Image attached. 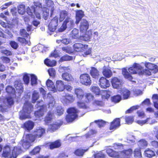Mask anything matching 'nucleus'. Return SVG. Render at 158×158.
Wrapping results in <instances>:
<instances>
[{
    "instance_id": "1",
    "label": "nucleus",
    "mask_w": 158,
    "mask_h": 158,
    "mask_svg": "<svg viewBox=\"0 0 158 158\" xmlns=\"http://www.w3.org/2000/svg\"><path fill=\"white\" fill-rule=\"evenodd\" d=\"M152 71L158 72V70H122V73L125 78L132 81L133 79L132 74L138 73L140 76L144 75L150 76Z\"/></svg>"
},
{
    "instance_id": "2",
    "label": "nucleus",
    "mask_w": 158,
    "mask_h": 158,
    "mask_svg": "<svg viewBox=\"0 0 158 158\" xmlns=\"http://www.w3.org/2000/svg\"><path fill=\"white\" fill-rule=\"evenodd\" d=\"M33 109V106L31 102H26L24 104L22 110L19 112V115L21 119L28 118Z\"/></svg>"
},
{
    "instance_id": "3",
    "label": "nucleus",
    "mask_w": 158,
    "mask_h": 158,
    "mask_svg": "<svg viewBox=\"0 0 158 158\" xmlns=\"http://www.w3.org/2000/svg\"><path fill=\"white\" fill-rule=\"evenodd\" d=\"M15 86L16 89V90L12 87L8 86L6 89V92L13 97H14V95H15V93L17 92L18 93L19 95L20 96L23 92L22 84L18 82L15 81Z\"/></svg>"
},
{
    "instance_id": "4",
    "label": "nucleus",
    "mask_w": 158,
    "mask_h": 158,
    "mask_svg": "<svg viewBox=\"0 0 158 158\" xmlns=\"http://www.w3.org/2000/svg\"><path fill=\"white\" fill-rule=\"evenodd\" d=\"M144 65L147 69H158V67L157 65L150 62H141L140 64L135 63L133 64L132 66L128 68V69H143V65Z\"/></svg>"
},
{
    "instance_id": "5",
    "label": "nucleus",
    "mask_w": 158,
    "mask_h": 158,
    "mask_svg": "<svg viewBox=\"0 0 158 158\" xmlns=\"http://www.w3.org/2000/svg\"><path fill=\"white\" fill-rule=\"evenodd\" d=\"M67 112L68 114L66 116V119L68 122L73 121L78 117V110L74 107L69 108Z\"/></svg>"
},
{
    "instance_id": "6",
    "label": "nucleus",
    "mask_w": 158,
    "mask_h": 158,
    "mask_svg": "<svg viewBox=\"0 0 158 158\" xmlns=\"http://www.w3.org/2000/svg\"><path fill=\"white\" fill-rule=\"evenodd\" d=\"M35 141V137L31 134H27L20 142L23 147L25 149H27L31 146V143Z\"/></svg>"
},
{
    "instance_id": "7",
    "label": "nucleus",
    "mask_w": 158,
    "mask_h": 158,
    "mask_svg": "<svg viewBox=\"0 0 158 158\" xmlns=\"http://www.w3.org/2000/svg\"><path fill=\"white\" fill-rule=\"evenodd\" d=\"M81 83L86 86L89 85L91 84V80L89 75L87 74L81 75L80 76Z\"/></svg>"
},
{
    "instance_id": "8",
    "label": "nucleus",
    "mask_w": 158,
    "mask_h": 158,
    "mask_svg": "<svg viewBox=\"0 0 158 158\" xmlns=\"http://www.w3.org/2000/svg\"><path fill=\"white\" fill-rule=\"evenodd\" d=\"M58 18L57 16L54 17L52 19L48 25L49 31L53 32L55 31L57 27Z\"/></svg>"
},
{
    "instance_id": "9",
    "label": "nucleus",
    "mask_w": 158,
    "mask_h": 158,
    "mask_svg": "<svg viewBox=\"0 0 158 158\" xmlns=\"http://www.w3.org/2000/svg\"><path fill=\"white\" fill-rule=\"evenodd\" d=\"M68 23H69V26H71L74 24L73 20L71 19L70 17H67L64 21L62 26L59 28L58 31L61 32L64 31L67 28V25Z\"/></svg>"
},
{
    "instance_id": "10",
    "label": "nucleus",
    "mask_w": 158,
    "mask_h": 158,
    "mask_svg": "<svg viewBox=\"0 0 158 158\" xmlns=\"http://www.w3.org/2000/svg\"><path fill=\"white\" fill-rule=\"evenodd\" d=\"M74 50L76 52H83L86 49L88 48V45L87 44H83L82 43H77L73 45Z\"/></svg>"
},
{
    "instance_id": "11",
    "label": "nucleus",
    "mask_w": 158,
    "mask_h": 158,
    "mask_svg": "<svg viewBox=\"0 0 158 158\" xmlns=\"http://www.w3.org/2000/svg\"><path fill=\"white\" fill-rule=\"evenodd\" d=\"M89 24L86 19H83L81 22L79 26L80 31L83 33L86 32L89 28Z\"/></svg>"
},
{
    "instance_id": "12",
    "label": "nucleus",
    "mask_w": 158,
    "mask_h": 158,
    "mask_svg": "<svg viewBox=\"0 0 158 158\" xmlns=\"http://www.w3.org/2000/svg\"><path fill=\"white\" fill-rule=\"evenodd\" d=\"M132 153L131 149L124 150L119 152V158H129Z\"/></svg>"
},
{
    "instance_id": "13",
    "label": "nucleus",
    "mask_w": 158,
    "mask_h": 158,
    "mask_svg": "<svg viewBox=\"0 0 158 158\" xmlns=\"http://www.w3.org/2000/svg\"><path fill=\"white\" fill-rule=\"evenodd\" d=\"M45 132L44 129L41 127L37 128L34 131V135H32L35 137V140L36 138L41 137Z\"/></svg>"
},
{
    "instance_id": "14",
    "label": "nucleus",
    "mask_w": 158,
    "mask_h": 158,
    "mask_svg": "<svg viewBox=\"0 0 158 158\" xmlns=\"http://www.w3.org/2000/svg\"><path fill=\"white\" fill-rule=\"evenodd\" d=\"M2 156L5 157L12 158V153L11 152V149L9 146H5L3 148Z\"/></svg>"
},
{
    "instance_id": "15",
    "label": "nucleus",
    "mask_w": 158,
    "mask_h": 158,
    "mask_svg": "<svg viewBox=\"0 0 158 158\" xmlns=\"http://www.w3.org/2000/svg\"><path fill=\"white\" fill-rule=\"evenodd\" d=\"M99 81L100 85L101 88H106L110 86L109 81L104 77H101Z\"/></svg>"
},
{
    "instance_id": "16",
    "label": "nucleus",
    "mask_w": 158,
    "mask_h": 158,
    "mask_svg": "<svg viewBox=\"0 0 158 158\" xmlns=\"http://www.w3.org/2000/svg\"><path fill=\"white\" fill-rule=\"evenodd\" d=\"M120 126V121L119 118H116L110 123V130H115Z\"/></svg>"
},
{
    "instance_id": "17",
    "label": "nucleus",
    "mask_w": 158,
    "mask_h": 158,
    "mask_svg": "<svg viewBox=\"0 0 158 158\" xmlns=\"http://www.w3.org/2000/svg\"><path fill=\"white\" fill-rule=\"evenodd\" d=\"M22 152L23 151L20 146L14 147L12 152V158H16L18 156L22 153Z\"/></svg>"
},
{
    "instance_id": "18",
    "label": "nucleus",
    "mask_w": 158,
    "mask_h": 158,
    "mask_svg": "<svg viewBox=\"0 0 158 158\" xmlns=\"http://www.w3.org/2000/svg\"><path fill=\"white\" fill-rule=\"evenodd\" d=\"M84 12L81 10H78L76 11L75 23L78 24L82 18L84 17Z\"/></svg>"
},
{
    "instance_id": "19",
    "label": "nucleus",
    "mask_w": 158,
    "mask_h": 158,
    "mask_svg": "<svg viewBox=\"0 0 158 158\" xmlns=\"http://www.w3.org/2000/svg\"><path fill=\"white\" fill-rule=\"evenodd\" d=\"M121 81L117 77H114L112 78L111 82L113 88L116 89L119 88L121 86Z\"/></svg>"
},
{
    "instance_id": "20",
    "label": "nucleus",
    "mask_w": 158,
    "mask_h": 158,
    "mask_svg": "<svg viewBox=\"0 0 158 158\" xmlns=\"http://www.w3.org/2000/svg\"><path fill=\"white\" fill-rule=\"evenodd\" d=\"M92 35V32L90 30L87 31L84 35L80 36V39L83 41H89Z\"/></svg>"
},
{
    "instance_id": "21",
    "label": "nucleus",
    "mask_w": 158,
    "mask_h": 158,
    "mask_svg": "<svg viewBox=\"0 0 158 158\" xmlns=\"http://www.w3.org/2000/svg\"><path fill=\"white\" fill-rule=\"evenodd\" d=\"M91 91L94 93L96 95L99 94L102 95V93L107 94V92L106 90H100L99 88L97 86H93L91 89Z\"/></svg>"
},
{
    "instance_id": "22",
    "label": "nucleus",
    "mask_w": 158,
    "mask_h": 158,
    "mask_svg": "<svg viewBox=\"0 0 158 158\" xmlns=\"http://www.w3.org/2000/svg\"><path fill=\"white\" fill-rule=\"evenodd\" d=\"M106 152L110 157L119 158V152H117L111 149L107 148L106 150Z\"/></svg>"
},
{
    "instance_id": "23",
    "label": "nucleus",
    "mask_w": 158,
    "mask_h": 158,
    "mask_svg": "<svg viewBox=\"0 0 158 158\" xmlns=\"http://www.w3.org/2000/svg\"><path fill=\"white\" fill-rule=\"evenodd\" d=\"M46 85L48 89L54 92L56 91V89L53 82L50 80L48 79L46 82Z\"/></svg>"
},
{
    "instance_id": "24",
    "label": "nucleus",
    "mask_w": 158,
    "mask_h": 158,
    "mask_svg": "<svg viewBox=\"0 0 158 158\" xmlns=\"http://www.w3.org/2000/svg\"><path fill=\"white\" fill-rule=\"evenodd\" d=\"M34 125V124L33 122L28 121L24 123L23 126L25 130L29 131L33 128Z\"/></svg>"
},
{
    "instance_id": "25",
    "label": "nucleus",
    "mask_w": 158,
    "mask_h": 158,
    "mask_svg": "<svg viewBox=\"0 0 158 158\" xmlns=\"http://www.w3.org/2000/svg\"><path fill=\"white\" fill-rule=\"evenodd\" d=\"M64 85L63 82L61 80H57L56 81V91L57 90L60 91H63L64 89Z\"/></svg>"
},
{
    "instance_id": "26",
    "label": "nucleus",
    "mask_w": 158,
    "mask_h": 158,
    "mask_svg": "<svg viewBox=\"0 0 158 158\" xmlns=\"http://www.w3.org/2000/svg\"><path fill=\"white\" fill-rule=\"evenodd\" d=\"M44 64L48 67H53L56 64V62L54 60H51L46 58L44 60Z\"/></svg>"
},
{
    "instance_id": "27",
    "label": "nucleus",
    "mask_w": 158,
    "mask_h": 158,
    "mask_svg": "<svg viewBox=\"0 0 158 158\" xmlns=\"http://www.w3.org/2000/svg\"><path fill=\"white\" fill-rule=\"evenodd\" d=\"M75 93L77 98L80 100L84 98V93L83 90L80 88H76L75 89Z\"/></svg>"
},
{
    "instance_id": "28",
    "label": "nucleus",
    "mask_w": 158,
    "mask_h": 158,
    "mask_svg": "<svg viewBox=\"0 0 158 158\" xmlns=\"http://www.w3.org/2000/svg\"><path fill=\"white\" fill-rule=\"evenodd\" d=\"M121 93L124 99L128 98L131 94L130 91L126 88L123 89L121 91Z\"/></svg>"
},
{
    "instance_id": "29",
    "label": "nucleus",
    "mask_w": 158,
    "mask_h": 158,
    "mask_svg": "<svg viewBox=\"0 0 158 158\" xmlns=\"http://www.w3.org/2000/svg\"><path fill=\"white\" fill-rule=\"evenodd\" d=\"M73 100V96L69 94H66L65 97L62 100L63 102L67 104L72 102Z\"/></svg>"
},
{
    "instance_id": "30",
    "label": "nucleus",
    "mask_w": 158,
    "mask_h": 158,
    "mask_svg": "<svg viewBox=\"0 0 158 158\" xmlns=\"http://www.w3.org/2000/svg\"><path fill=\"white\" fill-rule=\"evenodd\" d=\"M89 148L86 149H83L82 148H78L76 150L75 152V154L78 156H83L84 153L87 151Z\"/></svg>"
},
{
    "instance_id": "31",
    "label": "nucleus",
    "mask_w": 158,
    "mask_h": 158,
    "mask_svg": "<svg viewBox=\"0 0 158 158\" xmlns=\"http://www.w3.org/2000/svg\"><path fill=\"white\" fill-rule=\"evenodd\" d=\"M62 122L60 121V123L58 122H55L50 126V129L52 131H54L60 127L62 125Z\"/></svg>"
},
{
    "instance_id": "32",
    "label": "nucleus",
    "mask_w": 158,
    "mask_h": 158,
    "mask_svg": "<svg viewBox=\"0 0 158 158\" xmlns=\"http://www.w3.org/2000/svg\"><path fill=\"white\" fill-rule=\"evenodd\" d=\"M68 15L67 11L65 10H62L60 12L59 20L60 22L62 21Z\"/></svg>"
},
{
    "instance_id": "33",
    "label": "nucleus",
    "mask_w": 158,
    "mask_h": 158,
    "mask_svg": "<svg viewBox=\"0 0 158 158\" xmlns=\"http://www.w3.org/2000/svg\"><path fill=\"white\" fill-rule=\"evenodd\" d=\"M61 145L60 142L59 140H57L51 143L49 145V148L50 149H53L59 147Z\"/></svg>"
},
{
    "instance_id": "34",
    "label": "nucleus",
    "mask_w": 158,
    "mask_h": 158,
    "mask_svg": "<svg viewBox=\"0 0 158 158\" xmlns=\"http://www.w3.org/2000/svg\"><path fill=\"white\" fill-rule=\"evenodd\" d=\"M152 99L154 107L158 109V94H154L152 95Z\"/></svg>"
},
{
    "instance_id": "35",
    "label": "nucleus",
    "mask_w": 158,
    "mask_h": 158,
    "mask_svg": "<svg viewBox=\"0 0 158 158\" xmlns=\"http://www.w3.org/2000/svg\"><path fill=\"white\" fill-rule=\"evenodd\" d=\"M27 13L29 15L32 16L35 12V7L34 6H31L30 7L28 6L26 9Z\"/></svg>"
},
{
    "instance_id": "36",
    "label": "nucleus",
    "mask_w": 158,
    "mask_h": 158,
    "mask_svg": "<svg viewBox=\"0 0 158 158\" xmlns=\"http://www.w3.org/2000/svg\"><path fill=\"white\" fill-rule=\"evenodd\" d=\"M138 145L140 148L146 147L148 145L147 142L145 139H141L138 142Z\"/></svg>"
},
{
    "instance_id": "37",
    "label": "nucleus",
    "mask_w": 158,
    "mask_h": 158,
    "mask_svg": "<svg viewBox=\"0 0 158 158\" xmlns=\"http://www.w3.org/2000/svg\"><path fill=\"white\" fill-rule=\"evenodd\" d=\"M63 79L66 81H71L73 79L72 76L67 72H65L62 74Z\"/></svg>"
},
{
    "instance_id": "38",
    "label": "nucleus",
    "mask_w": 158,
    "mask_h": 158,
    "mask_svg": "<svg viewBox=\"0 0 158 158\" xmlns=\"http://www.w3.org/2000/svg\"><path fill=\"white\" fill-rule=\"evenodd\" d=\"M39 97V94L38 92L36 90L33 91L32 97V102L35 103L38 99Z\"/></svg>"
},
{
    "instance_id": "39",
    "label": "nucleus",
    "mask_w": 158,
    "mask_h": 158,
    "mask_svg": "<svg viewBox=\"0 0 158 158\" xmlns=\"http://www.w3.org/2000/svg\"><path fill=\"white\" fill-rule=\"evenodd\" d=\"M25 7V6L24 4H21L19 5L18 11L19 14L23 15L25 14L26 12Z\"/></svg>"
},
{
    "instance_id": "40",
    "label": "nucleus",
    "mask_w": 158,
    "mask_h": 158,
    "mask_svg": "<svg viewBox=\"0 0 158 158\" xmlns=\"http://www.w3.org/2000/svg\"><path fill=\"white\" fill-rule=\"evenodd\" d=\"M144 154L145 156L149 158H151L155 155L154 152L149 149L145 150Z\"/></svg>"
},
{
    "instance_id": "41",
    "label": "nucleus",
    "mask_w": 158,
    "mask_h": 158,
    "mask_svg": "<svg viewBox=\"0 0 158 158\" xmlns=\"http://www.w3.org/2000/svg\"><path fill=\"white\" fill-rule=\"evenodd\" d=\"M73 57L67 55H64L62 56L60 59L59 60L60 62L68 61L72 60Z\"/></svg>"
},
{
    "instance_id": "42",
    "label": "nucleus",
    "mask_w": 158,
    "mask_h": 158,
    "mask_svg": "<svg viewBox=\"0 0 158 158\" xmlns=\"http://www.w3.org/2000/svg\"><path fill=\"white\" fill-rule=\"evenodd\" d=\"M94 98V96L91 94H86L85 96V101L87 103H89L93 101Z\"/></svg>"
},
{
    "instance_id": "43",
    "label": "nucleus",
    "mask_w": 158,
    "mask_h": 158,
    "mask_svg": "<svg viewBox=\"0 0 158 158\" xmlns=\"http://www.w3.org/2000/svg\"><path fill=\"white\" fill-rule=\"evenodd\" d=\"M103 75L106 78H109L112 75V72L111 70H103Z\"/></svg>"
},
{
    "instance_id": "44",
    "label": "nucleus",
    "mask_w": 158,
    "mask_h": 158,
    "mask_svg": "<svg viewBox=\"0 0 158 158\" xmlns=\"http://www.w3.org/2000/svg\"><path fill=\"white\" fill-rule=\"evenodd\" d=\"M121 99L122 97L121 95H119L114 96L111 98L112 101L115 103L119 102Z\"/></svg>"
},
{
    "instance_id": "45",
    "label": "nucleus",
    "mask_w": 158,
    "mask_h": 158,
    "mask_svg": "<svg viewBox=\"0 0 158 158\" xmlns=\"http://www.w3.org/2000/svg\"><path fill=\"white\" fill-rule=\"evenodd\" d=\"M31 84L32 85H34L37 84V77L34 74L31 75Z\"/></svg>"
},
{
    "instance_id": "46",
    "label": "nucleus",
    "mask_w": 158,
    "mask_h": 158,
    "mask_svg": "<svg viewBox=\"0 0 158 158\" xmlns=\"http://www.w3.org/2000/svg\"><path fill=\"white\" fill-rule=\"evenodd\" d=\"M56 113L57 115L60 116L63 114L64 110L61 106H59L56 107Z\"/></svg>"
},
{
    "instance_id": "47",
    "label": "nucleus",
    "mask_w": 158,
    "mask_h": 158,
    "mask_svg": "<svg viewBox=\"0 0 158 158\" xmlns=\"http://www.w3.org/2000/svg\"><path fill=\"white\" fill-rule=\"evenodd\" d=\"M55 104V102L54 98L51 97L50 98V100L47 105L48 108L50 109H52V108L54 107Z\"/></svg>"
},
{
    "instance_id": "48",
    "label": "nucleus",
    "mask_w": 158,
    "mask_h": 158,
    "mask_svg": "<svg viewBox=\"0 0 158 158\" xmlns=\"http://www.w3.org/2000/svg\"><path fill=\"white\" fill-rule=\"evenodd\" d=\"M52 114L51 111H49L45 119V121L46 124L48 125V123L52 119Z\"/></svg>"
},
{
    "instance_id": "49",
    "label": "nucleus",
    "mask_w": 158,
    "mask_h": 158,
    "mask_svg": "<svg viewBox=\"0 0 158 158\" xmlns=\"http://www.w3.org/2000/svg\"><path fill=\"white\" fill-rule=\"evenodd\" d=\"M90 74L94 78H98L99 75V72L98 70H91Z\"/></svg>"
},
{
    "instance_id": "50",
    "label": "nucleus",
    "mask_w": 158,
    "mask_h": 158,
    "mask_svg": "<svg viewBox=\"0 0 158 158\" xmlns=\"http://www.w3.org/2000/svg\"><path fill=\"white\" fill-rule=\"evenodd\" d=\"M40 150V148L39 147H36L30 152V155H33L37 154L39 153Z\"/></svg>"
},
{
    "instance_id": "51",
    "label": "nucleus",
    "mask_w": 158,
    "mask_h": 158,
    "mask_svg": "<svg viewBox=\"0 0 158 158\" xmlns=\"http://www.w3.org/2000/svg\"><path fill=\"white\" fill-rule=\"evenodd\" d=\"M77 105L79 108L85 110L87 109V111H89L88 110V107L85 103L82 102V101L78 102H77Z\"/></svg>"
},
{
    "instance_id": "52",
    "label": "nucleus",
    "mask_w": 158,
    "mask_h": 158,
    "mask_svg": "<svg viewBox=\"0 0 158 158\" xmlns=\"http://www.w3.org/2000/svg\"><path fill=\"white\" fill-rule=\"evenodd\" d=\"M20 35L21 36L24 38H27L29 36V34L24 29H21L20 31Z\"/></svg>"
},
{
    "instance_id": "53",
    "label": "nucleus",
    "mask_w": 158,
    "mask_h": 158,
    "mask_svg": "<svg viewBox=\"0 0 158 158\" xmlns=\"http://www.w3.org/2000/svg\"><path fill=\"white\" fill-rule=\"evenodd\" d=\"M95 123L97 124L98 127L101 128L106 124V122L102 120H98L94 121Z\"/></svg>"
},
{
    "instance_id": "54",
    "label": "nucleus",
    "mask_w": 158,
    "mask_h": 158,
    "mask_svg": "<svg viewBox=\"0 0 158 158\" xmlns=\"http://www.w3.org/2000/svg\"><path fill=\"white\" fill-rule=\"evenodd\" d=\"M17 41L20 42L22 44L26 45L28 44V42L24 38L18 37L17 38Z\"/></svg>"
},
{
    "instance_id": "55",
    "label": "nucleus",
    "mask_w": 158,
    "mask_h": 158,
    "mask_svg": "<svg viewBox=\"0 0 158 158\" xmlns=\"http://www.w3.org/2000/svg\"><path fill=\"white\" fill-rule=\"evenodd\" d=\"M35 116L37 117H40L43 116L44 114L43 110L41 109L40 110L36 111L34 113Z\"/></svg>"
},
{
    "instance_id": "56",
    "label": "nucleus",
    "mask_w": 158,
    "mask_h": 158,
    "mask_svg": "<svg viewBox=\"0 0 158 158\" xmlns=\"http://www.w3.org/2000/svg\"><path fill=\"white\" fill-rule=\"evenodd\" d=\"M10 44L11 47L14 49H16L19 47L18 44L14 41H10Z\"/></svg>"
},
{
    "instance_id": "57",
    "label": "nucleus",
    "mask_w": 158,
    "mask_h": 158,
    "mask_svg": "<svg viewBox=\"0 0 158 158\" xmlns=\"http://www.w3.org/2000/svg\"><path fill=\"white\" fill-rule=\"evenodd\" d=\"M78 35V31L76 29H74L71 31V35L72 37L76 38L77 37Z\"/></svg>"
},
{
    "instance_id": "58",
    "label": "nucleus",
    "mask_w": 158,
    "mask_h": 158,
    "mask_svg": "<svg viewBox=\"0 0 158 158\" xmlns=\"http://www.w3.org/2000/svg\"><path fill=\"white\" fill-rule=\"evenodd\" d=\"M96 133L97 131L96 130L91 129L85 135V137L87 138L90 137L92 135H93L96 134Z\"/></svg>"
},
{
    "instance_id": "59",
    "label": "nucleus",
    "mask_w": 158,
    "mask_h": 158,
    "mask_svg": "<svg viewBox=\"0 0 158 158\" xmlns=\"http://www.w3.org/2000/svg\"><path fill=\"white\" fill-rule=\"evenodd\" d=\"M94 158H104L105 155L102 152H99L95 154L94 155Z\"/></svg>"
},
{
    "instance_id": "60",
    "label": "nucleus",
    "mask_w": 158,
    "mask_h": 158,
    "mask_svg": "<svg viewBox=\"0 0 158 158\" xmlns=\"http://www.w3.org/2000/svg\"><path fill=\"white\" fill-rule=\"evenodd\" d=\"M23 80L25 83L28 85L29 82L30 77L27 74H25L23 76Z\"/></svg>"
},
{
    "instance_id": "61",
    "label": "nucleus",
    "mask_w": 158,
    "mask_h": 158,
    "mask_svg": "<svg viewBox=\"0 0 158 158\" xmlns=\"http://www.w3.org/2000/svg\"><path fill=\"white\" fill-rule=\"evenodd\" d=\"M1 59L4 63H8L10 61V59L9 57L6 56H2L1 57Z\"/></svg>"
},
{
    "instance_id": "62",
    "label": "nucleus",
    "mask_w": 158,
    "mask_h": 158,
    "mask_svg": "<svg viewBox=\"0 0 158 158\" xmlns=\"http://www.w3.org/2000/svg\"><path fill=\"white\" fill-rule=\"evenodd\" d=\"M84 53L82 54V56L84 57H85L88 55H90L91 53V48L86 49L83 52Z\"/></svg>"
},
{
    "instance_id": "63",
    "label": "nucleus",
    "mask_w": 158,
    "mask_h": 158,
    "mask_svg": "<svg viewBox=\"0 0 158 158\" xmlns=\"http://www.w3.org/2000/svg\"><path fill=\"white\" fill-rule=\"evenodd\" d=\"M139 107V106H133L131 107L129 109L126 110V113H131L132 111L138 109Z\"/></svg>"
},
{
    "instance_id": "64",
    "label": "nucleus",
    "mask_w": 158,
    "mask_h": 158,
    "mask_svg": "<svg viewBox=\"0 0 158 158\" xmlns=\"http://www.w3.org/2000/svg\"><path fill=\"white\" fill-rule=\"evenodd\" d=\"M125 119L126 122L128 124L131 123L134 120L132 116H126Z\"/></svg>"
}]
</instances>
